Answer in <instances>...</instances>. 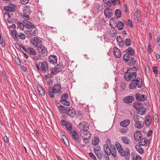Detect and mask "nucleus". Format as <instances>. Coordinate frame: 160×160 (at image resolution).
Masks as SVG:
<instances>
[{
  "mask_svg": "<svg viewBox=\"0 0 160 160\" xmlns=\"http://www.w3.org/2000/svg\"><path fill=\"white\" fill-rule=\"evenodd\" d=\"M115 144L120 155L122 157H125L126 160H129L130 157V149L127 148H125V151L120 143L117 142H116Z\"/></svg>",
  "mask_w": 160,
  "mask_h": 160,
  "instance_id": "nucleus-1",
  "label": "nucleus"
},
{
  "mask_svg": "<svg viewBox=\"0 0 160 160\" xmlns=\"http://www.w3.org/2000/svg\"><path fill=\"white\" fill-rule=\"evenodd\" d=\"M79 132L81 136L84 139L83 140V142L85 143H88L89 139L91 136L90 132L87 129H81Z\"/></svg>",
  "mask_w": 160,
  "mask_h": 160,
  "instance_id": "nucleus-2",
  "label": "nucleus"
},
{
  "mask_svg": "<svg viewBox=\"0 0 160 160\" xmlns=\"http://www.w3.org/2000/svg\"><path fill=\"white\" fill-rule=\"evenodd\" d=\"M103 149L105 152H107V153L111 152V155L114 158L116 157V151L114 145L111 144L109 147L108 144H105L103 145Z\"/></svg>",
  "mask_w": 160,
  "mask_h": 160,
  "instance_id": "nucleus-3",
  "label": "nucleus"
},
{
  "mask_svg": "<svg viewBox=\"0 0 160 160\" xmlns=\"http://www.w3.org/2000/svg\"><path fill=\"white\" fill-rule=\"evenodd\" d=\"M130 56L127 53L123 55V58L125 62L127 63L128 65L132 66L135 64L136 61L134 57H130Z\"/></svg>",
  "mask_w": 160,
  "mask_h": 160,
  "instance_id": "nucleus-4",
  "label": "nucleus"
},
{
  "mask_svg": "<svg viewBox=\"0 0 160 160\" xmlns=\"http://www.w3.org/2000/svg\"><path fill=\"white\" fill-rule=\"evenodd\" d=\"M142 86V81H139L138 79H133L131 80V82L129 85V88L131 89H136L137 87L139 88H140Z\"/></svg>",
  "mask_w": 160,
  "mask_h": 160,
  "instance_id": "nucleus-5",
  "label": "nucleus"
},
{
  "mask_svg": "<svg viewBox=\"0 0 160 160\" xmlns=\"http://www.w3.org/2000/svg\"><path fill=\"white\" fill-rule=\"evenodd\" d=\"M72 137L75 142L77 144H80L81 143V138L78 134L74 130H72L69 132V134Z\"/></svg>",
  "mask_w": 160,
  "mask_h": 160,
  "instance_id": "nucleus-6",
  "label": "nucleus"
},
{
  "mask_svg": "<svg viewBox=\"0 0 160 160\" xmlns=\"http://www.w3.org/2000/svg\"><path fill=\"white\" fill-rule=\"evenodd\" d=\"M141 118L138 115H134L133 116V119L135 122V127L138 129L141 128L144 125L143 122L140 120Z\"/></svg>",
  "mask_w": 160,
  "mask_h": 160,
  "instance_id": "nucleus-7",
  "label": "nucleus"
},
{
  "mask_svg": "<svg viewBox=\"0 0 160 160\" xmlns=\"http://www.w3.org/2000/svg\"><path fill=\"white\" fill-rule=\"evenodd\" d=\"M29 29L24 32L25 34L28 38H31L32 36H36V33L38 32V30L35 26L34 28Z\"/></svg>",
  "mask_w": 160,
  "mask_h": 160,
  "instance_id": "nucleus-8",
  "label": "nucleus"
},
{
  "mask_svg": "<svg viewBox=\"0 0 160 160\" xmlns=\"http://www.w3.org/2000/svg\"><path fill=\"white\" fill-rule=\"evenodd\" d=\"M127 72L124 76L125 79L126 81H131V80L135 79L137 76V73L135 72H128V69H127Z\"/></svg>",
  "mask_w": 160,
  "mask_h": 160,
  "instance_id": "nucleus-9",
  "label": "nucleus"
},
{
  "mask_svg": "<svg viewBox=\"0 0 160 160\" xmlns=\"http://www.w3.org/2000/svg\"><path fill=\"white\" fill-rule=\"evenodd\" d=\"M37 48L39 52L41 53L42 57H44L45 56H47L48 51L47 48L45 46L41 45Z\"/></svg>",
  "mask_w": 160,
  "mask_h": 160,
  "instance_id": "nucleus-10",
  "label": "nucleus"
},
{
  "mask_svg": "<svg viewBox=\"0 0 160 160\" xmlns=\"http://www.w3.org/2000/svg\"><path fill=\"white\" fill-rule=\"evenodd\" d=\"M64 67L63 65H59V64L57 65L54 68V71L53 70L51 69H49L48 72H49V71H50V74H55L58 72H60L62 69H63Z\"/></svg>",
  "mask_w": 160,
  "mask_h": 160,
  "instance_id": "nucleus-11",
  "label": "nucleus"
},
{
  "mask_svg": "<svg viewBox=\"0 0 160 160\" xmlns=\"http://www.w3.org/2000/svg\"><path fill=\"white\" fill-rule=\"evenodd\" d=\"M31 42L34 47L38 48L42 43L41 41L36 37H33L31 40Z\"/></svg>",
  "mask_w": 160,
  "mask_h": 160,
  "instance_id": "nucleus-12",
  "label": "nucleus"
},
{
  "mask_svg": "<svg viewBox=\"0 0 160 160\" xmlns=\"http://www.w3.org/2000/svg\"><path fill=\"white\" fill-rule=\"evenodd\" d=\"M66 113L67 115L71 118L74 117L76 114L75 110L72 107L68 108Z\"/></svg>",
  "mask_w": 160,
  "mask_h": 160,
  "instance_id": "nucleus-13",
  "label": "nucleus"
},
{
  "mask_svg": "<svg viewBox=\"0 0 160 160\" xmlns=\"http://www.w3.org/2000/svg\"><path fill=\"white\" fill-rule=\"evenodd\" d=\"M48 61L51 64L55 65L57 63V57L54 55L49 56L48 58Z\"/></svg>",
  "mask_w": 160,
  "mask_h": 160,
  "instance_id": "nucleus-14",
  "label": "nucleus"
},
{
  "mask_svg": "<svg viewBox=\"0 0 160 160\" xmlns=\"http://www.w3.org/2000/svg\"><path fill=\"white\" fill-rule=\"evenodd\" d=\"M135 98L138 101H144L147 98V96L142 94L141 95L140 93H138L135 95Z\"/></svg>",
  "mask_w": 160,
  "mask_h": 160,
  "instance_id": "nucleus-15",
  "label": "nucleus"
},
{
  "mask_svg": "<svg viewBox=\"0 0 160 160\" xmlns=\"http://www.w3.org/2000/svg\"><path fill=\"white\" fill-rule=\"evenodd\" d=\"M134 98L132 96H127L123 99V102L127 103H131L134 100Z\"/></svg>",
  "mask_w": 160,
  "mask_h": 160,
  "instance_id": "nucleus-16",
  "label": "nucleus"
},
{
  "mask_svg": "<svg viewBox=\"0 0 160 160\" xmlns=\"http://www.w3.org/2000/svg\"><path fill=\"white\" fill-rule=\"evenodd\" d=\"M22 22L23 24H24V26L29 29L34 28L35 26L33 24L28 21L23 20L22 21Z\"/></svg>",
  "mask_w": 160,
  "mask_h": 160,
  "instance_id": "nucleus-17",
  "label": "nucleus"
},
{
  "mask_svg": "<svg viewBox=\"0 0 160 160\" xmlns=\"http://www.w3.org/2000/svg\"><path fill=\"white\" fill-rule=\"evenodd\" d=\"M109 7L107 8L104 11L105 17L108 18H109L112 15V10L109 8Z\"/></svg>",
  "mask_w": 160,
  "mask_h": 160,
  "instance_id": "nucleus-18",
  "label": "nucleus"
},
{
  "mask_svg": "<svg viewBox=\"0 0 160 160\" xmlns=\"http://www.w3.org/2000/svg\"><path fill=\"white\" fill-rule=\"evenodd\" d=\"M113 53L116 58H120L121 57V52L118 48L115 47L113 48Z\"/></svg>",
  "mask_w": 160,
  "mask_h": 160,
  "instance_id": "nucleus-19",
  "label": "nucleus"
},
{
  "mask_svg": "<svg viewBox=\"0 0 160 160\" xmlns=\"http://www.w3.org/2000/svg\"><path fill=\"white\" fill-rule=\"evenodd\" d=\"M134 138L136 141L139 140L142 138V135L140 131H137L134 134Z\"/></svg>",
  "mask_w": 160,
  "mask_h": 160,
  "instance_id": "nucleus-20",
  "label": "nucleus"
},
{
  "mask_svg": "<svg viewBox=\"0 0 160 160\" xmlns=\"http://www.w3.org/2000/svg\"><path fill=\"white\" fill-rule=\"evenodd\" d=\"M79 128L80 129H88L89 128V126L88 124L84 121H82L80 122L79 125Z\"/></svg>",
  "mask_w": 160,
  "mask_h": 160,
  "instance_id": "nucleus-21",
  "label": "nucleus"
},
{
  "mask_svg": "<svg viewBox=\"0 0 160 160\" xmlns=\"http://www.w3.org/2000/svg\"><path fill=\"white\" fill-rule=\"evenodd\" d=\"M48 67L47 63L45 61L41 63V69L42 71L44 73L46 72L48 69Z\"/></svg>",
  "mask_w": 160,
  "mask_h": 160,
  "instance_id": "nucleus-22",
  "label": "nucleus"
},
{
  "mask_svg": "<svg viewBox=\"0 0 160 160\" xmlns=\"http://www.w3.org/2000/svg\"><path fill=\"white\" fill-rule=\"evenodd\" d=\"M130 120L129 119H126L123 120L120 123V125L122 127H127L130 124Z\"/></svg>",
  "mask_w": 160,
  "mask_h": 160,
  "instance_id": "nucleus-23",
  "label": "nucleus"
},
{
  "mask_svg": "<svg viewBox=\"0 0 160 160\" xmlns=\"http://www.w3.org/2000/svg\"><path fill=\"white\" fill-rule=\"evenodd\" d=\"M52 88L55 90V92L57 93L60 92L62 89L60 83L54 84Z\"/></svg>",
  "mask_w": 160,
  "mask_h": 160,
  "instance_id": "nucleus-24",
  "label": "nucleus"
},
{
  "mask_svg": "<svg viewBox=\"0 0 160 160\" xmlns=\"http://www.w3.org/2000/svg\"><path fill=\"white\" fill-rule=\"evenodd\" d=\"M23 14H30L32 12L30 7L28 5H26L24 7Z\"/></svg>",
  "mask_w": 160,
  "mask_h": 160,
  "instance_id": "nucleus-25",
  "label": "nucleus"
},
{
  "mask_svg": "<svg viewBox=\"0 0 160 160\" xmlns=\"http://www.w3.org/2000/svg\"><path fill=\"white\" fill-rule=\"evenodd\" d=\"M137 110L138 114L141 115L145 114L146 112V108L142 107H139Z\"/></svg>",
  "mask_w": 160,
  "mask_h": 160,
  "instance_id": "nucleus-26",
  "label": "nucleus"
},
{
  "mask_svg": "<svg viewBox=\"0 0 160 160\" xmlns=\"http://www.w3.org/2000/svg\"><path fill=\"white\" fill-rule=\"evenodd\" d=\"M55 90H54L53 88L51 87H49L48 89V92L49 93V96L51 98H53L54 97L55 93H56L55 92Z\"/></svg>",
  "mask_w": 160,
  "mask_h": 160,
  "instance_id": "nucleus-27",
  "label": "nucleus"
},
{
  "mask_svg": "<svg viewBox=\"0 0 160 160\" xmlns=\"http://www.w3.org/2000/svg\"><path fill=\"white\" fill-rule=\"evenodd\" d=\"M152 121V118L150 115H148L145 119V123L147 126H149L150 125V123Z\"/></svg>",
  "mask_w": 160,
  "mask_h": 160,
  "instance_id": "nucleus-28",
  "label": "nucleus"
},
{
  "mask_svg": "<svg viewBox=\"0 0 160 160\" xmlns=\"http://www.w3.org/2000/svg\"><path fill=\"white\" fill-rule=\"evenodd\" d=\"M68 108L62 105L58 107V109L62 113H66Z\"/></svg>",
  "mask_w": 160,
  "mask_h": 160,
  "instance_id": "nucleus-29",
  "label": "nucleus"
},
{
  "mask_svg": "<svg viewBox=\"0 0 160 160\" xmlns=\"http://www.w3.org/2000/svg\"><path fill=\"white\" fill-rule=\"evenodd\" d=\"M117 41L120 47L123 46L124 44V41L122 38L120 36H118L116 38Z\"/></svg>",
  "mask_w": 160,
  "mask_h": 160,
  "instance_id": "nucleus-30",
  "label": "nucleus"
},
{
  "mask_svg": "<svg viewBox=\"0 0 160 160\" xmlns=\"http://www.w3.org/2000/svg\"><path fill=\"white\" fill-rule=\"evenodd\" d=\"M117 19L116 18H111L110 20V25L111 26L112 28H114V27L113 26H115V27H116V25L117 24L116 20Z\"/></svg>",
  "mask_w": 160,
  "mask_h": 160,
  "instance_id": "nucleus-31",
  "label": "nucleus"
},
{
  "mask_svg": "<svg viewBox=\"0 0 160 160\" xmlns=\"http://www.w3.org/2000/svg\"><path fill=\"white\" fill-rule=\"evenodd\" d=\"M4 10L6 11H8L9 12H14L15 11V9L10 6H5L3 8Z\"/></svg>",
  "mask_w": 160,
  "mask_h": 160,
  "instance_id": "nucleus-32",
  "label": "nucleus"
},
{
  "mask_svg": "<svg viewBox=\"0 0 160 160\" xmlns=\"http://www.w3.org/2000/svg\"><path fill=\"white\" fill-rule=\"evenodd\" d=\"M125 52L128 54L130 56H132L135 53V51L132 48H128L126 50Z\"/></svg>",
  "mask_w": 160,
  "mask_h": 160,
  "instance_id": "nucleus-33",
  "label": "nucleus"
},
{
  "mask_svg": "<svg viewBox=\"0 0 160 160\" xmlns=\"http://www.w3.org/2000/svg\"><path fill=\"white\" fill-rule=\"evenodd\" d=\"M27 52L30 55H35L37 54L36 51L32 48L28 47L27 48Z\"/></svg>",
  "mask_w": 160,
  "mask_h": 160,
  "instance_id": "nucleus-34",
  "label": "nucleus"
},
{
  "mask_svg": "<svg viewBox=\"0 0 160 160\" xmlns=\"http://www.w3.org/2000/svg\"><path fill=\"white\" fill-rule=\"evenodd\" d=\"M135 148L136 150L140 154H142L144 153V151L143 148L140 146V145H136Z\"/></svg>",
  "mask_w": 160,
  "mask_h": 160,
  "instance_id": "nucleus-35",
  "label": "nucleus"
},
{
  "mask_svg": "<svg viewBox=\"0 0 160 160\" xmlns=\"http://www.w3.org/2000/svg\"><path fill=\"white\" fill-rule=\"evenodd\" d=\"M147 143L149 144V142H148L147 139L146 138H142L139 142V144L140 145L143 146L146 145Z\"/></svg>",
  "mask_w": 160,
  "mask_h": 160,
  "instance_id": "nucleus-36",
  "label": "nucleus"
},
{
  "mask_svg": "<svg viewBox=\"0 0 160 160\" xmlns=\"http://www.w3.org/2000/svg\"><path fill=\"white\" fill-rule=\"evenodd\" d=\"M121 140L125 144H129L130 143L129 139L126 136L122 137Z\"/></svg>",
  "mask_w": 160,
  "mask_h": 160,
  "instance_id": "nucleus-37",
  "label": "nucleus"
},
{
  "mask_svg": "<svg viewBox=\"0 0 160 160\" xmlns=\"http://www.w3.org/2000/svg\"><path fill=\"white\" fill-rule=\"evenodd\" d=\"M11 33L14 39L16 41H18L19 39L18 37V33L16 30L15 29H13L11 31Z\"/></svg>",
  "mask_w": 160,
  "mask_h": 160,
  "instance_id": "nucleus-38",
  "label": "nucleus"
},
{
  "mask_svg": "<svg viewBox=\"0 0 160 160\" xmlns=\"http://www.w3.org/2000/svg\"><path fill=\"white\" fill-rule=\"evenodd\" d=\"M65 126L67 130L69 132V134L70 132L72 130V125L70 122H68V123Z\"/></svg>",
  "mask_w": 160,
  "mask_h": 160,
  "instance_id": "nucleus-39",
  "label": "nucleus"
},
{
  "mask_svg": "<svg viewBox=\"0 0 160 160\" xmlns=\"http://www.w3.org/2000/svg\"><path fill=\"white\" fill-rule=\"evenodd\" d=\"M38 89L40 94L42 96H44L45 94V91L42 86L39 85L38 86Z\"/></svg>",
  "mask_w": 160,
  "mask_h": 160,
  "instance_id": "nucleus-40",
  "label": "nucleus"
},
{
  "mask_svg": "<svg viewBox=\"0 0 160 160\" xmlns=\"http://www.w3.org/2000/svg\"><path fill=\"white\" fill-rule=\"evenodd\" d=\"M117 27L119 30H122L124 27L123 23L121 21H118L117 24L116 25V27Z\"/></svg>",
  "mask_w": 160,
  "mask_h": 160,
  "instance_id": "nucleus-41",
  "label": "nucleus"
},
{
  "mask_svg": "<svg viewBox=\"0 0 160 160\" xmlns=\"http://www.w3.org/2000/svg\"><path fill=\"white\" fill-rule=\"evenodd\" d=\"M115 14L117 18H120L122 14L121 11L119 9H116L115 12Z\"/></svg>",
  "mask_w": 160,
  "mask_h": 160,
  "instance_id": "nucleus-42",
  "label": "nucleus"
},
{
  "mask_svg": "<svg viewBox=\"0 0 160 160\" xmlns=\"http://www.w3.org/2000/svg\"><path fill=\"white\" fill-rule=\"evenodd\" d=\"M59 101L62 104L66 106H68L70 105L69 102L67 100V99H60Z\"/></svg>",
  "mask_w": 160,
  "mask_h": 160,
  "instance_id": "nucleus-43",
  "label": "nucleus"
},
{
  "mask_svg": "<svg viewBox=\"0 0 160 160\" xmlns=\"http://www.w3.org/2000/svg\"><path fill=\"white\" fill-rule=\"evenodd\" d=\"M129 131L128 128L126 127V128H122L119 129L120 132L122 133L125 134L126 133Z\"/></svg>",
  "mask_w": 160,
  "mask_h": 160,
  "instance_id": "nucleus-44",
  "label": "nucleus"
},
{
  "mask_svg": "<svg viewBox=\"0 0 160 160\" xmlns=\"http://www.w3.org/2000/svg\"><path fill=\"white\" fill-rule=\"evenodd\" d=\"M125 44L127 47L130 46L131 44V41L130 38H126L125 41Z\"/></svg>",
  "mask_w": 160,
  "mask_h": 160,
  "instance_id": "nucleus-45",
  "label": "nucleus"
},
{
  "mask_svg": "<svg viewBox=\"0 0 160 160\" xmlns=\"http://www.w3.org/2000/svg\"><path fill=\"white\" fill-rule=\"evenodd\" d=\"M99 141V138L95 137L94 139L92 140V143L93 145L96 146L98 143Z\"/></svg>",
  "mask_w": 160,
  "mask_h": 160,
  "instance_id": "nucleus-46",
  "label": "nucleus"
},
{
  "mask_svg": "<svg viewBox=\"0 0 160 160\" xmlns=\"http://www.w3.org/2000/svg\"><path fill=\"white\" fill-rule=\"evenodd\" d=\"M15 22L16 23H17L18 27H19L20 29H22L24 28V24H23L22 22L21 23L18 21H17Z\"/></svg>",
  "mask_w": 160,
  "mask_h": 160,
  "instance_id": "nucleus-47",
  "label": "nucleus"
},
{
  "mask_svg": "<svg viewBox=\"0 0 160 160\" xmlns=\"http://www.w3.org/2000/svg\"><path fill=\"white\" fill-rule=\"evenodd\" d=\"M109 33L110 35L112 37H115L116 36V31L113 28L112 30H111L110 31Z\"/></svg>",
  "mask_w": 160,
  "mask_h": 160,
  "instance_id": "nucleus-48",
  "label": "nucleus"
},
{
  "mask_svg": "<svg viewBox=\"0 0 160 160\" xmlns=\"http://www.w3.org/2000/svg\"><path fill=\"white\" fill-rule=\"evenodd\" d=\"M18 38L24 40L25 39L26 37L24 34L23 33L20 32L18 35Z\"/></svg>",
  "mask_w": 160,
  "mask_h": 160,
  "instance_id": "nucleus-49",
  "label": "nucleus"
},
{
  "mask_svg": "<svg viewBox=\"0 0 160 160\" xmlns=\"http://www.w3.org/2000/svg\"><path fill=\"white\" fill-rule=\"evenodd\" d=\"M112 1V3L113 5L115 6L117 5L121 4L119 0H111Z\"/></svg>",
  "mask_w": 160,
  "mask_h": 160,
  "instance_id": "nucleus-50",
  "label": "nucleus"
},
{
  "mask_svg": "<svg viewBox=\"0 0 160 160\" xmlns=\"http://www.w3.org/2000/svg\"><path fill=\"white\" fill-rule=\"evenodd\" d=\"M104 3L107 5V7H111L112 6V1H110L109 0H103Z\"/></svg>",
  "mask_w": 160,
  "mask_h": 160,
  "instance_id": "nucleus-51",
  "label": "nucleus"
},
{
  "mask_svg": "<svg viewBox=\"0 0 160 160\" xmlns=\"http://www.w3.org/2000/svg\"><path fill=\"white\" fill-rule=\"evenodd\" d=\"M109 153H107V152H105V153L103 155V157L105 158L106 160H109V156L111 154V152H109Z\"/></svg>",
  "mask_w": 160,
  "mask_h": 160,
  "instance_id": "nucleus-52",
  "label": "nucleus"
},
{
  "mask_svg": "<svg viewBox=\"0 0 160 160\" xmlns=\"http://www.w3.org/2000/svg\"><path fill=\"white\" fill-rule=\"evenodd\" d=\"M139 12V11L138 10H137L135 12L134 14V18L135 20H136L137 21H138V14Z\"/></svg>",
  "mask_w": 160,
  "mask_h": 160,
  "instance_id": "nucleus-53",
  "label": "nucleus"
},
{
  "mask_svg": "<svg viewBox=\"0 0 160 160\" xmlns=\"http://www.w3.org/2000/svg\"><path fill=\"white\" fill-rule=\"evenodd\" d=\"M140 105L141 104L137 102H135L133 103V107L137 110L138 108L139 107H140Z\"/></svg>",
  "mask_w": 160,
  "mask_h": 160,
  "instance_id": "nucleus-54",
  "label": "nucleus"
},
{
  "mask_svg": "<svg viewBox=\"0 0 160 160\" xmlns=\"http://www.w3.org/2000/svg\"><path fill=\"white\" fill-rule=\"evenodd\" d=\"M28 15L29 14H23V15L22 16V17L23 19H25L24 20L28 21L30 19Z\"/></svg>",
  "mask_w": 160,
  "mask_h": 160,
  "instance_id": "nucleus-55",
  "label": "nucleus"
},
{
  "mask_svg": "<svg viewBox=\"0 0 160 160\" xmlns=\"http://www.w3.org/2000/svg\"><path fill=\"white\" fill-rule=\"evenodd\" d=\"M126 84L124 82L121 83L120 85L121 89L122 90H125L126 88Z\"/></svg>",
  "mask_w": 160,
  "mask_h": 160,
  "instance_id": "nucleus-56",
  "label": "nucleus"
},
{
  "mask_svg": "<svg viewBox=\"0 0 160 160\" xmlns=\"http://www.w3.org/2000/svg\"><path fill=\"white\" fill-rule=\"evenodd\" d=\"M96 156L99 159H101L102 157H103V154L102 153H96V152H95Z\"/></svg>",
  "mask_w": 160,
  "mask_h": 160,
  "instance_id": "nucleus-57",
  "label": "nucleus"
},
{
  "mask_svg": "<svg viewBox=\"0 0 160 160\" xmlns=\"http://www.w3.org/2000/svg\"><path fill=\"white\" fill-rule=\"evenodd\" d=\"M68 98V94L67 93H65L63 94L61 96V99H67Z\"/></svg>",
  "mask_w": 160,
  "mask_h": 160,
  "instance_id": "nucleus-58",
  "label": "nucleus"
},
{
  "mask_svg": "<svg viewBox=\"0 0 160 160\" xmlns=\"http://www.w3.org/2000/svg\"><path fill=\"white\" fill-rule=\"evenodd\" d=\"M89 156L93 160H96L97 158L95 156L92 152H90L89 153Z\"/></svg>",
  "mask_w": 160,
  "mask_h": 160,
  "instance_id": "nucleus-59",
  "label": "nucleus"
},
{
  "mask_svg": "<svg viewBox=\"0 0 160 160\" xmlns=\"http://www.w3.org/2000/svg\"><path fill=\"white\" fill-rule=\"evenodd\" d=\"M15 61L16 63L18 65H21V61L18 58H15Z\"/></svg>",
  "mask_w": 160,
  "mask_h": 160,
  "instance_id": "nucleus-60",
  "label": "nucleus"
},
{
  "mask_svg": "<svg viewBox=\"0 0 160 160\" xmlns=\"http://www.w3.org/2000/svg\"><path fill=\"white\" fill-rule=\"evenodd\" d=\"M0 44L2 47H4L5 46V42L4 39L0 41Z\"/></svg>",
  "mask_w": 160,
  "mask_h": 160,
  "instance_id": "nucleus-61",
  "label": "nucleus"
},
{
  "mask_svg": "<svg viewBox=\"0 0 160 160\" xmlns=\"http://www.w3.org/2000/svg\"><path fill=\"white\" fill-rule=\"evenodd\" d=\"M157 43L158 47H160V37H158L156 38Z\"/></svg>",
  "mask_w": 160,
  "mask_h": 160,
  "instance_id": "nucleus-62",
  "label": "nucleus"
},
{
  "mask_svg": "<svg viewBox=\"0 0 160 160\" xmlns=\"http://www.w3.org/2000/svg\"><path fill=\"white\" fill-rule=\"evenodd\" d=\"M15 48L17 49H18V50L22 51L21 48V45H20L19 44L17 43L15 44Z\"/></svg>",
  "mask_w": 160,
  "mask_h": 160,
  "instance_id": "nucleus-63",
  "label": "nucleus"
},
{
  "mask_svg": "<svg viewBox=\"0 0 160 160\" xmlns=\"http://www.w3.org/2000/svg\"><path fill=\"white\" fill-rule=\"evenodd\" d=\"M151 47L152 45H151L150 43H149L148 45L147 50L148 52L149 53H150L151 52Z\"/></svg>",
  "mask_w": 160,
  "mask_h": 160,
  "instance_id": "nucleus-64",
  "label": "nucleus"
}]
</instances>
